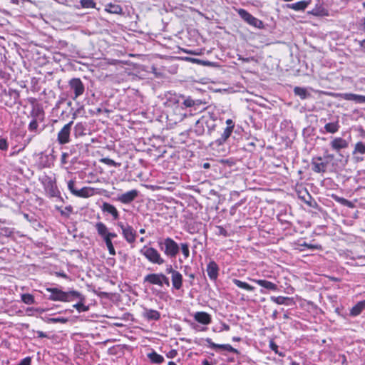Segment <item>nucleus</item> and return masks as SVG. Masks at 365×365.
<instances>
[{"instance_id": "obj_1", "label": "nucleus", "mask_w": 365, "mask_h": 365, "mask_svg": "<svg viewBox=\"0 0 365 365\" xmlns=\"http://www.w3.org/2000/svg\"><path fill=\"white\" fill-rule=\"evenodd\" d=\"M46 290L51 293L48 299L51 301L70 302L75 299H83V295L75 290L63 292L61 289L54 287L46 288Z\"/></svg>"}, {"instance_id": "obj_2", "label": "nucleus", "mask_w": 365, "mask_h": 365, "mask_svg": "<svg viewBox=\"0 0 365 365\" xmlns=\"http://www.w3.org/2000/svg\"><path fill=\"white\" fill-rule=\"evenodd\" d=\"M158 245L164 255L170 258H175L180 250V246L170 237L158 241Z\"/></svg>"}, {"instance_id": "obj_3", "label": "nucleus", "mask_w": 365, "mask_h": 365, "mask_svg": "<svg viewBox=\"0 0 365 365\" xmlns=\"http://www.w3.org/2000/svg\"><path fill=\"white\" fill-rule=\"evenodd\" d=\"M140 253L153 264L161 265L165 262L159 252L153 247L144 246L140 250Z\"/></svg>"}, {"instance_id": "obj_4", "label": "nucleus", "mask_w": 365, "mask_h": 365, "mask_svg": "<svg viewBox=\"0 0 365 365\" xmlns=\"http://www.w3.org/2000/svg\"><path fill=\"white\" fill-rule=\"evenodd\" d=\"M118 226L121 229L122 235L128 243L132 244L135 242L137 232L130 225L118 222Z\"/></svg>"}, {"instance_id": "obj_5", "label": "nucleus", "mask_w": 365, "mask_h": 365, "mask_svg": "<svg viewBox=\"0 0 365 365\" xmlns=\"http://www.w3.org/2000/svg\"><path fill=\"white\" fill-rule=\"evenodd\" d=\"M237 11L239 16L248 24L259 29L263 26V23L262 21L253 16L245 9H239L237 10Z\"/></svg>"}, {"instance_id": "obj_6", "label": "nucleus", "mask_w": 365, "mask_h": 365, "mask_svg": "<svg viewBox=\"0 0 365 365\" xmlns=\"http://www.w3.org/2000/svg\"><path fill=\"white\" fill-rule=\"evenodd\" d=\"M73 121L71 120L66 124L58 132L57 140L59 144L64 145L70 142V135Z\"/></svg>"}, {"instance_id": "obj_7", "label": "nucleus", "mask_w": 365, "mask_h": 365, "mask_svg": "<svg viewBox=\"0 0 365 365\" xmlns=\"http://www.w3.org/2000/svg\"><path fill=\"white\" fill-rule=\"evenodd\" d=\"M68 84L74 93V96L73 97V100H76L78 97L83 95L85 91L84 85L80 78H72L70 80Z\"/></svg>"}, {"instance_id": "obj_8", "label": "nucleus", "mask_w": 365, "mask_h": 365, "mask_svg": "<svg viewBox=\"0 0 365 365\" xmlns=\"http://www.w3.org/2000/svg\"><path fill=\"white\" fill-rule=\"evenodd\" d=\"M205 341L207 343L208 346L210 349H214L216 351H226L232 352V353H235V354H239L238 350L235 349V348H233L230 344H215V343H214L212 341V339L210 338H207L205 339Z\"/></svg>"}, {"instance_id": "obj_9", "label": "nucleus", "mask_w": 365, "mask_h": 365, "mask_svg": "<svg viewBox=\"0 0 365 365\" xmlns=\"http://www.w3.org/2000/svg\"><path fill=\"white\" fill-rule=\"evenodd\" d=\"M330 146L333 150L339 152L342 149H346L349 147V142L340 137L334 138L330 142Z\"/></svg>"}, {"instance_id": "obj_10", "label": "nucleus", "mask_w": 365, "mask_h": 365, "mask_svg": "<svg viewBox=\"0 0 365 365\" xmlns=\"http://www.w3.org/2000/svg\"><path fill=\"white\" fill-rule=\"evenodd\" d=\"M336 97L346 101H352L357 103H365V96L351 93H337Z\"/></svg>"}, {"instance_id": "obj_11", "label": "nucleus", "mask_w": 365, "mask_h": 365, "mask_svg": "<svg viewBox=\"0 0 365 365\" xmlns=\"http://www.w3.org/2000/svg\"><path fill=\"white\" fill-rule=\"evenodd\" d=\"M95 227L98 235L101 237H107L111 240L117 237L116 233L109 232L106 225L102 222H97L95 225Z\"/></svg>"}, {"instance_id": "obj_12", "label": "nucleus", "mask_w": 365, "mask_h": 365, "mask_svg": "<svg viewBox=\"0 0 365 365\" xmlns=\"http://www.w3.org/2000/svg\"><path fill=\"white\" fill-rule=\"evenodd\" d=\"M312 170L317 173H324L327 170V162H322V157H317L312 159Z\"/></svg>"}, {"instance_id": "obj_13", "label": "nucleus", "mask_w": 365, "mask_h": 365, "mask_svg": "<svg viewBox=\"0 0 365 365\" xmlns=\"http://www.w3.org/2000/svg\"><path fill=\"white\" fill-rule=\"evenodd\" d=\"M44 188L49 197H56L59 194V190L56 186V182L51 178H48L44 183Z\"/></svg>"}, {"instance_id": "obj_14", "label": "nucleus", "mask_w": 365, "mask_h": 365, "mask_svg": "<svg viewBox=\"0 0 365 365\" xmlns=\"http://www.w3.org/2000/svg\"><path fill=\"white\" fill-rule=\"evenodd\" d=\"M138 195L137 190H131L118 197V200L123 204H128L133 202Z\"/></svg>"}, {"instance_id": "obj_15", "label": "nucleus", "mask_w": 365, "mask_h": 365, "mask_svg": "<svg viewBox=\"0 0 365 365\" xmlns=\"http://www.w3.org/2000/svg\"><path fill=\"white\" fill-rule=\"evenodd\" d=\"M194 319L199 323L207 325L211 323V316L205 312H197L194 315Z\"/></svg>"}, {"instance_id": "obj_16", "label": "nucleus", "mask_w": 365, "mask_h": 365, "mask_svg": "<svg viewBox=\"0 0 365 365\" xmlns=\"http://www.w3.org/2000/svg\"><path fill=\"white\" fill-rule=\"evenodd\" d=\"M218 271V266L214 261H211L208 263L207 266V272L210 279L215 280L217 278Z\"/></svg>"}, {"instance_id": "obj_17", "label": "nucleus", "mask_w": 365, "mask_h": 365, "mask_svg": "<svg viewBox=\"0 0 365 365\" xmlns=\"http://www.w3.org/2000/svg\"><path fill=\"white\" fill-rule=\"evenodd\" d=\"M101 210L103 212L110 214L114 220H117L119 217V213L116 207L108 202H103L101 206Z\"/></svg>"}, {"instance_id": "obj_18", "label": "nucleus", "mask_w": 365, "mask_h": 365, "mask_svg": "<svg viewBox=\"0 0 365 365\" xmlns=\"http://www.w3.org/2000/svg\"><path fill=\"white\" fill-rule=\"evenodd\" d=\"M173 288L175 290H180L182 287L183 278L180 272H177L171 276Z\"/></svg>"}, {"instance_id": "obj_19", "label": "nucleus", "mask_w": 365, "mask_h": 365, "mask_svg": "<svg viewBox=\"0 0 365 365\" xmlns=\"http://www.w3.org/2000/svg\"><path fill=\"white\" fill-rule=\"evenodd\" d=\"M95 195V189L91 187H83L80 190H77L75 196L79 197L87 198Z\"/></svg>"}, {"instance_id": "obj_20", "label": "nucleus", "mask_w": 365, "mask_h": 365, "mask_svg": "<svg viewBox=\"0 0 365 365\" xmlns=\"http://www.w3.org/2000/svg\"><path fill=\"white\" fill-rule=\"evenodd\" d=\"M160 275L161 273H153L147 274L144 278L145 282H148L150 284L158 285L161 287V281H160Z\"/></svg>"}, {"instance_id": "obj_21", "label": "nucleus", "mask_w": 365, "mask_h": 365, "mask_svg": "<svg viewBox=\"0 0 365 365\" xmlns=\"http://www.w3.org/2000/svg\"><path fill=\"white\" fill-rule=\"evenodd\" d=\"M252 281L267 289L272 290V291L277 290V284H275L274 283H273L272 282L264 280V279H252Z\"/></svg>"}, {"instance_id": "obj_22", "label": "nucleus", "mask_w": 365, "mask_h": 365, "mask_svg": "<svg viewBox=\"0 0 365 365\" xmlns=\"http://www.w3.org/2000/svg\"><path fill=\"white\" fill-rule=\"evenodd\" d=\"M143 317L148 320H158L160 318V314L158 311L151 309H144Z\"/></svg>"}, {"instance_id": "obj_23", "label": "nucleus", "mask_w": 365, "mask_h": 365, "mask_svg": "<svg viewBox=\"0 0 365 365\" xmlns=\"http://www.w3.org/2000/svg\"><path fill=\"white\" fill-rule=\"evenodd\" d=\"M205 124H207V121L204 117L196 121L194 131L197 135H202L205 133Z\"/></svg>"}, {"instance_id": "obj_24", "label": "nucleus", "mask_w": 365, "mask_h": 365, "mask_svg": "<svg viewBox=\"0 0 365 365\" xmlns=\"http://www.w3.org/2000/svg\"><path fill=\"white\" fill-rule=\"evenodd\" d=\"M105 11L110 14H120L123 9L119 4L110 3L106 5Z\"/></svg>"}, {"instance_id": "obj_25", "label": "nucleus", "mask_w": 365, "mask_h": 365, "mask_svg": "<svg viewBox=\"0 0 365 365\" xmlns=\"http://www.w3.org/2000/svg\"><path fill=\"white\" fill-rule=\"evenodd\" d=\"M309 4L310 1H301L294 4H287V7L297 11H304Z\"/></svg>"}, {"instance_id": "obj_26", "label": "nucleus", "mask_w": 365, "mask_h": 365, "mask_svg": "<svg viewBox=\"0 0 365 365\" xmlns=\"http://www.w3.org/2000/svg\"><path fill=\"white\" fill-rule=\"evenodd\" d=\"M30 115L32 119L38 120L40 122H43L44 120V112L40 107L33 108Z\"/></svg>"}, {"instance_id": "obj_27", "label": "nucleus", "mask_w": 365, "mask_h": 365, "mask_svg": "<svg viewBox=\"0 0 365 365\" xmlns=\"http://www.w3.org/2000/svg\"><path fill=\"white\" fill-rule=\"evenodd\" d=\"M311 14L317 16H327L329 11L322 5L317 4L316 6L309 12Z\"/></svg>"}, {"instance_id": "obj_28", "label": "nucleus", "mask_w": 365, "mask_h": 365, "mask_svg": "<svg viewBox=\"0 0 365 365\" xmlns=\"http://www.w3.org/2000/svg\"><path fill=\"white\" fill-rule=\"evenodd\" d=\"M232 129H230V127H227L225 128L223 133L221 135V137L216 140L215 143L218 145H222L230 136V135L232 133Z\"/></svg>"}, {"instance_id": "obj_29", "label": "nucleus", "mask_w": 365, "mask_h": 365, "mask_svg": "<svg viewBox=\"0 0 365 365\" xmlns=\"http://www.w3.org/2000/svg\"><path fill=\"white\" fill-rule=\"evenodd\" d=\"M339 128H340V125L339 123V121L328 123L325 124V125H324V129H325L326 132L329 133H331V134H334V133H336V132H338Z\"/></svg>"}, {"instance_id": "obj_30", "label": "nucleus", "mask_w": 365, "mask_h": 365, "mask_svg": "<svg viewBox=\"0 0 365 365\" xmlns=\"http://www.w3.org/2000/svg\"><path fill=\"white\" fill-rule=\"evenodd\" d=\"M365 309V301L358 302L350 311L351 316H358Z\"/></svg>"}, {"instance_id": "obj_31", "label": "nucleus", "mask_w": 365, "mask_h": 365, "mask_svg": "<svg viewBox=\"0 0 365 365\" xmlns=\"http://www.w3.org/2000/svg\"><path fill=\"white\" fill-rule=\"evenodd\" d=\"M53 163V158L47 155H41L39 164L42 168H49Z\"/></svg>"}, {"instance_id": "obj_32", "label": "nucleus", "mask_w": 365, "mask_h": 365, "mask_svg": "<svg viewBox=\"0 0 365 365\" xmlns=\"http://www.w3.org/2000/svg\"><path fill=\"white\" fill-rule=\"evenodd\" d=\"M294 93L296 96H299L301 99L304 100L310 96L306 88L302 87H295Z\"/></svg>"}, {"instance_id": "obj_33", "label": "nucleus", "mask_w": 365, "mask_h": 365, "mask_svg": "<svg viewBox=\"0 0 365 365\" xmlns=\"http://www.w3.org/2000/svg\"><path fill=\"white\" fill-rule=\"evenodd\" d=\"M232 282L239 288H241V289H245L247 291H253L255 289L254 287L250 285L249 284H247L245 282L240 281V279H233Z\"/></svg>"}, {"instance_id": "obj_34", "label": "nucleus", "mask_w": 365, "mask_h": 365, "mask_svg": "<svg viewBox=\"0 0 365 365\" xmlns=\"http://www.w3.org/2000/svg\"><path fill=\"white\" fill-rule=\"evenodd\" d=\"M101 237L103 239V242H105L109 254L113 256L115 255V250L114 246L113 245L112 240L109 239L107 237Z\"/></svg>"}, {"instance_id": "obj_35", "label": "nucleus", "mask_w": 365, "mask_h": 365, "mask_svg": "<svg viewBox=\"0 0 365 365\" xmlns=\"http://www.w3.org/2000/svg\"><path fill=\"white\" fill-rule=\"evenodd\" d=\"M331 197L336 202L340 203L341 205H342L344 206H346L348 207H353V203L351 201H349L344 197H339L336 195H332Z\"/></svg>"}, {"instance_id": "obj_36", "label": "nucleus", "mask_w": 365, "mask_h": 365, "mask_svg": "<svg viewBox=\"0 0 365 365\" xmlns=\"http://www.w3.org/2000/svg\"><path fill=\"white\" fill-rule=\"evenodd\" d=\"M148 357L153 363L161 364L164 361L163 356L158 354L155 351H153L152 353L149 354Z\"/></svg>"}, {"instance_id": "obj_37", "label": "nucleus", "mask_w": 365, "mask_h": 365, "mask_svg": "<svg viewBox=\"0 0 365 365\" xmlns=\"http://www.w3.org/2000/svg\"><path fill=\"white\" fill-rule=\"evenodd\" d=\"M85 301V297L83 295V299H79V302L73 305V307L77 309V311L81 313L83 312H87L89 309V307L88 306H86L83 304V302Z\"/></svg>"}, {"instance_id": "obj_38", "label": "nucleus", "mask_w": 365, "mask_h": 365, "mask_svg": "<svg viewBox=\"0 0 365 365\" xmlns=\"http://www.w3.org/2000/svg\"><path fill=\"white\" fill-rule=\"evenodd\" d=\"M21 300L26 304H33L35 303L34 297L31 294H21Z\"/></svg>"}, {"instance_id": "obj_39", "label": "nucleus", "mask_w": 365, "mask_h": 365, "mask_svg": "<svg viewBox=\"0 0 365 365\" xmlns=\"http://www.w3.org/2000/svg\"><path fill=\"white\" fill-rule=\"evenodd\" d=\"M355 153L365 154V143L358 142L356 143L354 150L353 152Z\"/></svg>"}, {"instance_id": "obj_40", "label": "nucleus", "mask_w": 365, "mask_h": 365, "mask_svg": "<svg viewBox=\"0 0 365 365\" xmlns=\"http://www.w3.org/2000/svg\"><path fill=\"white\" fill-rule=\"evenodd\" d=\"M80 3L85 9L95 8L96 5L93 0H80Z\"/></svg>"}, {"instance_id": "obj_41", "label": "nucleus", "mask_w": 365, "mask_h": 365, "mask_svg": "<svg viewBox=\"0 0 365 365\" xmlns=\"http://www.w3.org/2000/svg\"><path fill=\"white\" fill-rule=\"evenodd\" d=\"M182 253L185 257V259H187L190 256V250H189V245L187 243H182L180 247Z\"/></svg>"}, {"instance_id": "obj_42", "label": "nucleus", "mask_w": 365, "mask_h": 365, "mask_svg": "<svg viewBox=\"0 0 365 365\" xmlns=\"http://www.w3.org/2000/svg\"><path fill=\"white\" fill-rule=\"evenodd\" d=\"M288 297L278 296V297H271V300L277 304H284L286 301L288 299Z\"/></svg>"}, {"instance_id": "obj_43", "label": "nucleus", "mask_w": 365, "mask_h": 365, "mask_svg": "<svg viewBox=\"0 0 365 365\" xmlns=\"http://www.w3.org/2000/svg\"><path fill=\"white\" fill-rule=\"evenodd\" d=\"M41 123L38 120L32 119L31 121L29 124L28 129L31 132L36 131L38 123Z\"/></svg>"}, {"instance_id": "obj_44", "label": "nucleus", "mask_w": 365, "mask_h": 365, "mask_svg": "<svg viewBox=\"0 0 365 365\" xmlns=\"http://www.w3.org/2000/svg\"><path fill=\"white\" fill-rule=\"evenodd\" d=\"M101 162H102L108 165L114 166V167L119 166V165H120V164H118L117 163H115L113 160L108 158H102L101 160Z\"/></svg>"}, {"instance_id": "obj_45", "label": "nucleus", "mask_w": 365, "mask_h": 365, "mask_svg": "<svg viewBox=\"0 0 365 365\" xmlns=\"http://www.w3.org/2000/svg\"><path fill=\"white\" fill-rule=\"evenodd\" d=\"M48 322H52V323H62V324H64V323H66L68 322V319L66 318H63V317H55V318H49L48 319Z\"/></svg>"}, {"instance_id": "obj_46", "label": "nucleus", "mask_w": 365, "mask_h": 365, "mask_svg": "<svg viewBox=\"0 0 365 365\" xmlns=\"http://www.w3.org/2000/svg\"><path fill=\"white\" fill-rule=\"evenodd\" d=\"M74 186H75L74 180H71L68 182V188L73 195H75L76 192H77V189H76Z\"/></svg>"}, {"instance_id": "obj_47", "label": "nucleus", "mask_w": 365, "mask_h": 365, "mask_svg": "<svg viewBox=\"0 0 365 365\" xmlns=\"http://www.w3.org/2000/svg\"><path fill=\"white\" fill-rule=\"evenodd\" d=\"M9 145L6 139L0 137V150H6L8 149Z\"/></svg>"}, {"instance_id": "obj_48", "label": "nucleus", "mask_w": 365, "mask_h": 365, "mask_svg": "<svg viewBox=\"0 0 365 365\" xmlns=\"http://www.w3.org/2000/svg\"><path fill=\"white\" fill-rule=\"evenodd\" d=\"M183 105L185 107H192L195 105V101L191 98L188 97L184 100Z\"/></svg>"}, {"instance_id": "obj_49", "label": "nucleus", "mask_w": 365, "mask_h": 365, "mask_svg": "<svg viewBox=\"0 0 365 365\" xmlns=\"http://www.w3.org/2000/svg\"><path fill=\"white\" fill-rule=\"evenodd\" d=\"M161 287L165 284L166 286H170L169 279L163 273L160 275Z\"/></svg>"}, {"instance_id": "obj_50", "label": "nucleus", "mask_w": 365, "mask_h": 365, "mask_svg": "<svg viewBox=\"0 0 365 365\" xmlns=\"http://www.w3.org/2000/svg\"><path fill=\"white\" fill-rule=\"evenodd\" d=\"M31 359L30 357H26L23 359L17 365H31Z\"/></svg>"}, {"instance_id": "obj_51", "label": "nucleus", "mask_w": 365, "mask_h": 365, "mask_svg": "<svg viewBox=\"0 0 365 365\" xmlns=\"http://www.w3.org/2000/svg\"><path fill=\"white\" fill-rule=\"evenodd\" d=\"M303 245L308 247L309 249H311V250H315V249L317 250V249L321 248V246L318 245H309L307 243H304Z\"/></svg>"}, {"instance_id": "obj_52", "label": "nucleus", "mask_w": 365, "mask_h": 365, "mask_svg": "<svg viewBox=\"0 0 365 365\" xmlns=\"http://www.w3.org/2000/svg\"><path fill=\"white\" fill-rule=\"evenodd\" d=\"M177 272H178V271H177V270H175V269H174L172 267V266H171V265H169V266H168V267H167V268H166V272H167L168 274H171V276H172L173 274H174L175 273H176Z\"/></svg>"}, {"instance_id": "obj_53", "label": "nucleus", "mask_w": 365, "mask_h": 365, "mask_svg": "<svg viewBox=\"0 0 365 365\" xmlns=\"http://www.w3.org/2000/svg\"><path fill=\"white\" fill-rule=\"evenodd\" d=\"M239 60L242 61V62H250L251 61H254L255 60V58L254 57H250V58H243L242 56H239L238 58Z\"/></svg>"}, {"instance_id": "obj_54", "label": "nucleus", "mask_w": 365, "mask_h": 365, "mask_svg": "<svg viewBox=\"0 0 365 365\" xmlns=\"http://www.w3.org/2000/svg\"><path fill=\"white\" fill-rule=\"evenodd\" d=\"M187 60L192 63H197L199 65H202V60L197 59V58H187Z\"/></svg>"}, {"instance_id": "obj_55", "label": "nucleus", "mask_w": 365, "mask_h": 365, "mask_svg": "<svg viewBox=\"0 0 365 365\" xmlns=\"http://www.w3.org/2000/svg\"><path fill=\"white\" fill-rule=\"evenodd\" d=\"M202 66H215V63L214 62H211V61H203L202 60Z\"/></svg>"}, {"instance_id": "obj_56", "label": "nucleus", "mask_w": 365, "mask_h": 365, "mask_svg": "<svg viewBox=\"0 0 365 365\" xmlns=\"http://www.w3.org/2000/svg\"><path fill=\"white\" fill-rule=\"evenodd\" d=\"M227 127H230V129L233 130L234 128V123L231 119H227L226 120Z\"/></svg>"}, {"instance_id": "obj_57", "label": "nucleus", "mask_w": 365, "mask_h": 365, "mask_svg": "<svg viewBox=\"0 0 365 365\" xmlns=\"http://www.w3.org/2000/svg\"><path fill=\"white\" fill-rule=\"evenodd\" d=\"M68 157V154L66 153H63L61 155V163L63 164L66 163V158Z\"/></svg>"}, {"instance_id": "obj_58", "label": "nucleus", "mask_w": 365, "mask_h": 365, "mask_svg": "<svg viewBox=\"0 0 365 365\" xmlns=\"http://www.w3.org/2000/svg\"><path fill=\"white\" fill-rule=\"evenodd\" d=\"M177 352L175 350H172L169 352V354L168 355V357L169 358H173L176 355Z\"/></svg>"}, {"instance_id": "obj_59", "label": "nucleus", "mask_w": 365, "mask_h": 365, "mask_svg": "<svg viewBox=\"0 0 365 365\" xmlns=\"http://www.w3.org/2000/svg\"><path fill=\"white\" fill-rule=\"evenodd\" d=\"M37 334H38V336L41 337V338L46 337V334L44 332H43L42 331H38Z\"/></svg>"}, {"instance_id": "obj_60", "label": "nucleus", "mask_w": 365, "mask_h": 365, "mask_svg": "<svg viewBox=\"0 0 365 365\" xmlns=\"http://www.w3.org/2000/svg\"><path fill=\"white\" fill-rule=\"evenodd\" d=\"M270 347H271V349H272L273 351H274L276 353H277V346L275 344H274V343H272H272L270 344Z\"/></svg>"}, {"instance_id": "obj_61", "label": "nucleus", "mask_w": 365, "mask_h": 365, "mask_svg": "<svg viewBox=\"0 0 365 365\" xmlns=\"http://www.w3.org/2000/svg\"><path fill=\"white\" fill-rule=\"evenodd\" d=\"M218 230H219V232L223 235H226V230L222 227H218Z\"/></svg>"}, {"instance_id": "obj_62", "label": "nucleus", "mask_w": 365, "mask_h": 365, "mask_svg": "<svg viewBox=\"0 0 365 365\" xmlns=\"http://www.w3.org/2000/svg\"><path fill=\"white\" fill-rule=\"evenodd\" d=\"M202 365H212V363L209 362L207 359H205L202 362Z\"/></svg>"}, {"instance_id": "obj_63", "label": "nucleus", "mask_w": 365, "mask_h": 365, "mask_svg": "<svg viewBox=\"0 0 365 365\" xmlns=\"http://www.w3.org/2000/svg\"><path fill=\"white\" fill-rule=\"evenodd\" d=\"M325 158H328V159H330V160H332L334 158V155H332V154H327L325 155Z\"/></svg>"}, {"instance_id": "obj_64", "label": "nucleus", "mask_w": 365, "mask_h": 365, "mask_svg": "<svg viewBox=\"0 0 365 365\" xmlns=\"http://www.w3.org/2000/svg\"><path fill=\"white\" fill-rule=\"evenodd\" d=\"M360 45L362 48L365 49V39L360 42Z\"/></svg>"}]
</instances>
